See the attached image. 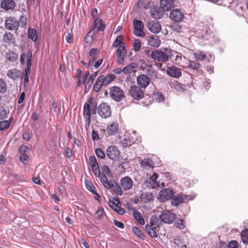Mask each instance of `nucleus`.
Masks as SVG:
<instances>
[{
  "mask_svg": "<svg viewBox=\"0 0 248 248\" xmlns=\"http://www.w3.org/2000/svg\"><path fill=\"white\" fill-rule=\"evenodd\" d=\"M148 44L153 47H158L160 44V41L157 36L153 35L148 38Z\"/></svg>",
  "mask_w": 248,
  "mask_h": 248,
  "instance_id": "nucleus-23",
  "label": "nucleus"
},
{
  "mask_svg": "<svg viewBox=\"0 0 248 248\" xmlns=\"http://www.w3.org/2000/svg\"><path fill=\"white\" fill-rule=\"evenodd\" d=\"M141 166L145 169H152L155 166V163L152 159L150 158H144L140 163Z\"/></svg>",
  "mask_w": 248,
  "mask_h": 248,
  "instance_id": "nucleus-21",
  "label": "nucleus"
},
{
  "mask_svg": "<svg viewBox=\"0 0 248 248\" xmlns=\"http://www.w3.org/2000/svg\"><path fill=\"white\" fill-rule=\"evenodd\" d=\"M186 58L185 57H183L181 55H177L175 57V61L177 63L179 64L181 66L182 65H186V63L183 62V60H185Z\"/></svg>",
  "mask_w": 248,
  "mask_h": 248,
  "instance_id": "nucleus-45",
  "label": "nucleus"
},
{
  "mask_svg": "<svg viewBox=\"0 0 248 248\" xmlns=\"http://www.w3.org/2000/svg\"><path fill=\"white\" fill-rule=\"evenodd\" d=\"M164 11L159 8H155L151 11L152 16L155 19H160L164 16Z\"/></svg>",
  "mask_w": 248,
  "mask_h": 248,
  "instance_id": "nucleus-25",
  "label": "nucleus"
},
{
  "mask_svg": "<svg viewBox=\"0 0 248 248\" xmlns=\"http://www.w3.org/2000/svg\"><path fill=\"white\" fill-rule=\"evenodd\" d=\"M86 187L87 189L90 191L92 192L93 193H95V191L94 190V186L90 183H86Z\"/></svg>",
  "mask_w": 248,
  "mask_h": 248,
  "instance_id": "nucleus-58",
  "label": "nucleus"
},
{
  "mask_svg": "<svg viewBox=\"0 0 248 248\" xmlns=\"http://www.w3.org/2000/svg\"><path fill=\"white\" fill-rule=\"evenodd\" d=\"M134 24V34L138 37H143L145 36V33L143 31L144 25L143 23L139 20L133 21Z\"/></svg>",
  "mask_w": 248,
  "mask_h": 248,
  "instance_id": "nucleus-5",
  "label": "nucleus"
},
{
  "mask_svg": "<svg viewBox=\"0 0 248 248\" xmlns=\"http://www.w3.org/2000/svg\"><path fill=\"white\" fill-rule=\"evenodd\" d=\"M97 52L98 50L96 48H92L90 51V56L92 58V59L91 60L93 61V62H94V60H95V56L97 54Z\"/></svg>",
  "mask_w": 248,
  "mask_h": 248,
  "instance_id": "nucleus-54",
  "label": "nucleus"
},
{
  "mask_svg": "<svg viewBox=\"0 0 248 248\" xmlns=\"http://www.w3.org/2000/svg\"><path fill=\"white\" fill-rule=\"evenodd\" d=\"M126 51L124 44L120 46L116 51V56H125Z\"/></svg>",
  "mask_w": 248,
  "mask_h": 248,
  "instance_id": "nucleus-37",
  "label": "nucleus"
},
{
  "mask_svg": "<svg viewBox=\"0 0 248 248\" xmlns=\"http://www.w3.org/2000/svg\"><path fill=\"white\" fill-rule=\"evenodd\" d=\"M142 198L143 200L144 199L145 197H147V200L146 201L144 200V201L145 202H147L148 201H150L153 199V195L151 193H146L143 194L142 195Z\"/></svg>",
  "mask_w": 248,
  "mask_h": 248,
  "instance_id": "nucleus-61",
  "label": "nucleus"
},
{
  "mask_svg": "<svg viewBox=\"0 0 248 248\" xmlns=\"http://www.w3.org/2000/svg\"><path fill=\"white\" fill-rule=\"evenodd\" d=\"M242 242L244 244H248V230L246 229L243 231L241 234Z\"/></svg>",
  "mask_w": 248,
  "mask_h": 248,
  "instance_id": "nucleus-41",
  "label": "nucleus"
},
{
  "mask_svg": "<svg viewBox=\"0 0 248 248\" xmlns=\"http://www.w3.org/2000/svg\"><path fill=\"white\" fill-rule=\"evenodd\" d=\"M132 46L135 52H137L139 51L141 48L140 41L138 39H135L133 42Z\"/></svg>",
  "mask_w": 248,
  "mask_h": 248,
  "instance_id": "nucleus-40",
  "label": "nucleus"
},
{
  "mask_svg": "<svg viewBox=\"0 0 248 248\" xmlns=\"http://www.w3.org/2000/svg\"><path fill=\"white\" fill-rule=\"evenodd\" d=\"M152 58L155 60L161 62H166L168 60V56L165 52L160 50H155L152 52Z\"/></svg>",
  "mask_w": 248,
  "mask_h": 248,
  "instance_id": "nucleus-10",
  "label": "nucleus"
},
{
  "mask_svg": "<svg viewBox=\"0 0 248 248\" xmlns=\"http://www.w3.org/2000/svg\"><path fill=\"white\" fill-rule=\"evenodd\" d=\"M92 103V100L91 99H90L88 101V102L85 103L84 105L83 115L85 118H88L89 119V117H91L90 106Z\"/></svg>",
  "mask_w": 248,
  "mask_h": 248,
  "instance_id": "nucleus-29",
  "label": "nucleus"
},
{
  "mask_svg": "<svg viewBox=\"0 0 248 248\" xmlns=\"http://www.w3.org/2000/svg\"><path fill=\"white\" fill-rule=\"evenodd\" d=\"M109 94L110 97L117 102L120 101L124 97V92L117 86H113L110 88Z\"/></svg>",
  "mask_w": 248,
  "mask_h": 248,
  "instance_id": "nucleus-2",
  "label": "nucleus"
},
{
  "mask_svg": "<svg viewBox=\"0 0 248 248\" xmlns=\"http://www.w3.org/2000/svg\"><path fill=\"white\" fill-rule=\"evenodd\" d=\"M134 184L133 180L129 176L123 177L120 180V185L124 190L131 189Z\"/></svg>",
  "mask_w": 248,
  "mask_h": 248,
  "instance_id": "nucleus-12",
  "label": "nucleus"
},
{
  "mask_svg": "<svg viewBox=\"0 0 248 248\" xmlns=\"http://www.w3.org/2000/svg\"><path fill=\"white\" fill-rule=\"evenodd\" d=\"M7 86L5 82L2 79H0V92L4 93L6 91Z\"/></svg>",
  "mask_w": 248,
  "mask_h": 248,
  "instance_id": "nucleus-48",
  "label": "nucleus"
},
{
  "mask_svg": "<svg viewBox=\"0 0 248 248\" xmlns=\"http://www.w3.org/2000/svg\"><path fill=\"white\" fill-rule=\"evenodd\" d=\"M7 76L10 78L16 80L18 78L21 76V72L16 69H12L9 70L7 74Z\"/></svg>",
  "mask_w": 248,
  "mask_h": 248,
  "instance_id": "nucleus-22",
  "label": "nucleus"
},
{
  "mask_svg": "<svg viewBox=\"0 0 248 248\" xmlns=\"http://www.w3.org/2000/svg\"><path fill=\"white\" fill-rule=\"evenodd\" d=\"M89 161L92 167L98 165V163L94 156H90L89 158Z\"/></svg>",
  "mask_w": 248,
  "mask_h": 248,
  "instance_id": "nucleus-53",
  "label": "nucleus"
},
{
  "mask_svg": "<svg viewBox=\"0 0 248 248\" xmlns=\"http://www.w3.org/2000/svg\"><path fill=\"white\" fill-rule=\"evenodd\" d=\"M95 28H97L99 31H103L105 29V26L102 24V20L99 18H96L94 21V26L92 31H93Z\"/></svg>",
  "mask_w": 248,
  "mask_h": 248,
  "instance_id": "nucleus-30",
  "label": "nucleus"
},
{
  "mask_svg": "<svg viewBox=\"0 0 248 248\" xmlns=\"http://www.w3.org/2000/svg\"><path fill=\"white\" fill-rule=\"evenodd\" d=\"M102 170L104 172H105L108 175V176L110 177H112V174L111 173L110 170L107 166L104 165L103 167Z\"/></svg>",
  "mask_w": 248,
  "mask_h": 248,
  "instance_id": "nucleus-60",
  "label": "nucleus"
},
{
  "mask_svg": "<svg viewBox=\"0 0 248 248\" xmlns=\"http://www.w3.org/2000/svg\"><path fill=\"white\" fill-rule=\"evenodd\" d=\"M6 111L5 108L1 106H0V119H4L6 116Z\"/></svg>",
  "mask_w": 248,
  "mask_h": 248,
  "instance_id": "nucleus-57",
  "label": "nucleus"
},
{
  "mask_svg": "<svg viewBox=\"0 0 248 248\" xmlns=\"http://www.w3.org/2000/svg\"><path fill=\"white\" fill-rule=\"evenodd\" d=\"M124 41V36L123 35H119L115 40L114 42L112 44V46L113 47H117L119 46L122 45L123 44H124L123 43Z\"/></svg>",
  "mask_w": 248,
  "mask_h": 248,
  "instance_id": "nucleus-36",
  "label": "nucleus"
},
{
  "mask_svg": "<svg viewBox=\"0 0 248 248\" xmlns=\"http://www.w3.org/2000/svg\"><path fill=\"white\" fill-rule=\"evenodd\" d=\"M161 220L166 224H172L175 219V215L169 210H165L159 216Z\"/></svg>",
  "mask_w": 248,
  "mask_h": 248,
  "instance_id": "nucleus-4",
  "label": "nucleus"
},
{
  "mask_svg": "<svg viewBox=\"0 0 248 248\" xmlns=\"http://www.w3.org/2000/svg\"><path fill=\"white\" fill-rule=\"evenodd\" d=\"M196 59L197 60L202 61L205 58V54L203 52L200 51L195 53Z\"/></svg>",
  "mask_w": 248,
  "mask_h": 248,
  "instance_id": "nucleus-49",
  "label": "nucleus"
},
{
  "mask_svg": "<svg viewBox=\"0 0 248 248\" xmlns=\"http://www.w3.org/2000/svg\"><path fill=\"white\" fill-rule=\"evenodd\" d=\"M175 225L180 229H183L185 228L184 220L182 219H178L175 223Z\"/></svg>",
  "mask_w": 248,
  "mask_h": 248,
  "instance_id": "nucleus-51",
  "label": "nucleus"
},
{
  "mask_svg": "<svg viewBox=\"0 0 248 248\" xmlns=\"http://www.w3.org/2000/svg\"><path fill=\"white\" fill-rule=\"evenodd\" d=\"M6 58L10 62H15L18 58V54L14 51H9L6 54Z\"/></svg>",
  "mask_w": 248,
  "mask_h": 248,
  "instance_id": "nucleus-32",
  "label": "nucleus"
},
{
  "mask_svg": "<svg viewBox=\"0 0 248 248\" xmlns=\"http://www.w3.org/2000/svg\"><path fill=\"white\" fill-rule=\"evenodd\" d=\"M106 154L107 156L113 161L119 160L120 159V152L116 146L108 147L107 149Z\"/></svg>",
  "mask_w": 248,
  "mask_h": 248,
  "instance_id": "nucleus-3",
  "label": "nucleus"
},
{
  "mask_svg": "<svg viewBox=\"0 0 248 248\" xmlns=\"http://www.w3.org/2000/svg\"><path fill=\"white\" fill-rule=\"evenodd\" d=\"M104 213V209L102 208H99L96 212L99 218H101L103 217Z\"/></svg>",
  "mask_w": 248,
  "mask_h": 248,
  "instance_id": "nucleus-62",
  "label": "nucleus"
},
{
  "mask_svg": "<svg viewBox=\"0 0 248 248\" xmlns=\"http://www.w3.org/2000/svg\"><path fill=\"white\" fill-rule=\"evenodd\" d=\"M158 175L157 173H154L151 176L146 180V183L148 184V186L152 188L157 187L159 186V184L157 182L156 179Z\"/></svg>",
  "mask_w": 248,
  "mask_h": 248,
  "instance_id": "nucleus-17",
  "label": "nucleus"
},
{
  "mask_svg": "<svg viewBox=\"0 0 248 248\" xmlns=\"http://www.w3.org/2000/svg\"><path fill=\"white\" fill-rule=\"evenodd\" d=\"M119 129V124L116 122H111L108 123L105 129L103 130L106 132L108 136L115 135L118 133Z\"/></svg>",
  "mask_w": 248,
  "mask_h": 248,
  "instance_id": "nucleus-7",
  "label": "nucleus"
},
{
  "mask_svg": "<svg viewBox=\"0 0 248 248\" xmlns=\"http://www.w3.org/2000/svg\"><path fill=\"white\" fill-rule=\"evenodd\" d=\"M137 68V64L136 63H132L130 64H129L126 66H125L123 69V72L125 74H128L134 72L135 70Z\"/></svg>",
  "mask_w": 248,
  "mask_h": 248,
  "instance_id": "nucleus-28",
  "label": "nucleus"
},
{
  "mask_svg": "<svg viewBox=\"0 0 248 248\" xmlns=\"http://www.w3.org/2000/svg\"><path fill=\"white\" fill-rule=\"evenodd\" d=\"M97 156L101 159H104L105 157V152L100 148H97L95 151Z\"/></svg>",
  "mask_w": 248,
  "mask_h": 248,
  "instance_id": "nucleus-46",
  "label": "nucleus"
},
{
  "mask_svg": "<svg viewBox=\"0 0 248 248\" xmlns=\"http://www.w3.org/2000/svg\"><path fill=\"white\" fill-rule=\"evenodd\" d=\"M160 4L161 9L164 11H169L173 6L172 0H160Z\"/></svg>",
  "mask_w": 248,
  "mask_h": 248,
  "instance_id": "nucleus-20",
  "label": "nucleus"
},
{
  "mask_svg": "<svg viewBox=\"0 0 248 248\" xmlns=\"http://www.w3.org/2000/svg\"><path fill=\"white\" fill-rule=\"evenodd\" d=\"M227 248H239V244L237 241L232 240L228 243Z\"/></svg>",
  "mask_w": 248,
  "mask_h": 248,
  "instance_id": "nucleus-50",
  "label": "nucleus"
},
{
  "mask_svg": "<svg viewBox=\"0 0 248 248\" xmlns=\"http://www.w3.org/2000/svg\"><path fill=\"white\" fill-rule=\"evenodd\" d=\"M99 177L100 178V180L104 187L107 189H110V186L111 184H112L111 182L114 180L111 179L108 181L107 176L103 173H102Z\"/></svg>",
  "mask_w": 248,
  "mask_h": 248,
  "instance_id": "nucleus-26",
  "label": "nucleus"
},
{
  "mask_svg": "<svg viewBox=\"0 0 248 248\" xmlns=\"http://www.w3.org/2000/svg\"><path fill=\"white\" fill-rule=\"evenodd\" d=\"M98 114L103 118L109 117L111 115L110 108L106 103L101 104L97 108Z\"/></svg>",
  "mask_w": 248,
  "mask_h": 248,
  "instance_id": "nucleus-6",
  "label": "nucleus"
},
{
  "mask_svg": "<svg viewBox=\"0 0 248 248\" xmlns=\"http://www.w3.org/2000/svg\"><path fill=\"white\" fill-rule=\"evenodd\" d=\"M173 192L171 189L166 188L160 191L157 198L160 201L164 202L170 199L173 196Z\"/></svg>",
  "mask_w": 248,
  "mask_h": 248,
  "instance_id": "nucleus-11",
  "label": "nucleus"
},
{
  "mask_svg": "<svg viewBox=\"0 0 248 248\" xmlns=\"http://www.w3.org/2000/svg\"><path fill=\"white\" fill-rule=\"evenodd\" d=\"M137 83L140 87L145 88L149 84V78L144 74L140 75L137 78Z\"/></svg>",
  "mask_w": 248,
  "mask_h": 248,
  "instance_id": "nucleus-15",
  "label": "nucleus"
},
{
  "mask_svg": "<svg viewBox=\"0 0 248 248\" xmlns=\"http://www.w3.org/2000/svg\"><path fill=\"white\" fill-rule=\"evenodd\" d=\"M10 122L8 120L2 121L0 122V130L3 131L7 129L10 124Z\"/></svg>",
  "mask_w": 248,
  "mask_h": 248,
  "instance_id": "nucleus-42",
  "label": "nucleus"
},
{
  "mask_svg": "<svg viewBox=\"0 0 248 248\" xmlns=\"http://www.w3.org/2000/svg\"><path fill=\"white\" fill-rule=\"evenodd\" d=\"M115 78V76L113 74H109L107 77L104 76V85L106 86L110 83Z\"/></svg>",
  "mask_w": 248,
  "mask_h": 248,
  "instance_id": "nucleus-39",
  "label": "nucleus"
},
{
  "mask_svg": "<svg viewBox=\"0 0 248 248\" xmlns=\"http://www.w3.org/2000/svg\"><path fill=\"white\" fill-rule=\"evenodd\" d=\"M156 100L158 102H163L165 100L164 96L160 93H157L155 94Z\"/></svg>",
  "mask_w": 248,
  "mask_h": 248,
  "instance_id": "nucleus-55",
  "label": "nucleus"
},
{
  "mask_svg": "<svg viewBox=\"0 0 248 248\" xmlns=\"http://www.w3.org/2000/svg\"><path fill=\"white\" fill-rule=\"evenodd\" d=\"M3 41L7 43H10L14 40L13 35L10 32H6L3 35Z\"/></svg>",
  "mask_w": 248,
  "mask_h": 248,
  "instance_id": "nucleus-38",
  "label": "nucleus"
},
{
  "mask_svg": "<svg viewBox=\"0 0 248 248\" xmlns=\"http://www.w3.org/2000/svg\"><path fill=\"white\" fill-rule=\"evenodd\" d=\"M173 87L177 91H182L184 90L183 88V85L179 83H176L174 84Z\"/></svg>",
  "mask_w": 248,
  "mask_h": 248,
  "instance_id": "nucleus-63",
  "label": "nucleus"
},
{
  "mask_svg": "<svg viewBox=\"0 0 248 248\" xmlns=\"http://www.w3.org/2000/svg\"><path fill=\"white\" fill-rule=\"evenodd\" d=\"M129 93L131 97L137 100L142 98L144 96L142 90L137 86H132L129 90Z\"/></svg>",
  "mask_w": 248,
  "mask_h": 248,
  "instance_id": "nucleus-8",
  "label": "nucleus"
},
{
  "mask_svg": "<svg viewBox=\"0 0 248 248\" xmlns=\"http://www.w3.org/2000/svg\"><path fill=\"white\" fill-rule=\"evenodd\" d=\"M117 56V62L119 64H123L124 62V57L125 56Z\"/></svg>",
  "mask_w": 248,
  "mask_h": 248,
  "instance_id": "nucleus-64",
  "label": "nucleus"
},
{
  "mask_svg": "<svg viewBox=\"0 0 248 248\" xmlns=\"http://www.w3.org/2000/svg\"><path fill=\"white\" fill-rule=\"evenodd\" d=\"M93 172L96 177H99L101 174L100 173V169L99 168V165L98 166H95L94 167H92Z\"/></svg>",
  "mask_w": 248,
  "mask_h": 248,
  "instance_id": "nucleus-56",
  "label": "nucleus"
},
{
  "mask_svg": "<svg viewBox=\"0 0 248 248\" xmlns=\"http://www.w3.org/2000/svg\"><path fill=\"white\" fill-rule=\"evenodd\" d=\"M97 73H98V72H96L93 73V74H92L90 76L88 80L87 81V85L88 86V89H90L91 88L95 78H96V77L97 75Z\"/></svg>",
  "mask_w": 248,
  "mask_h": 248,
  "instance_id": "nucleus-43",
  "label": "nucleus"
},
{
  "mask_svg": "<svg viewBox=\"0 0 248 248\" xmlns=\"http://www.w3.org/2000/svg\"><path fill=\"white\" fill-rule=\"evenodd\" d=\"M18 26V23L15 18L9 17L5 21V27L9 30L16 29Z\"/></svg>",
  "mask_w": 248,
  "mask_h": 248,
  "instance_id": "nucleus-16",
  "label": "nucleus"
},
{
  "mask_svg": "<svg viewBox=\"0 0 248 248\" xmlns=\"http://www.w3.org/2000/svg\"><path fill=\"white\" fill-rule=\"evenodd\" d=\"M28 37L33 42H36L37 40V32L35 30L29 28L28 30Z\"/></svg>",
  "mask_w": 248,
  "mask_h": 248,
  "instance_id": "nucleus-34",
  "label": "nucleus"
},
{
  "mask_svg": "<svg viewBox=\"0 0 248 248\" xmlns=\"http://www.w3.org/2000/svg\"><path fill=\"white\" fill-rule=\"evenodd\" d=\"M110 185V188L112 189L115 193L120 196H122L123 192L122 191V188L121 186H120L114 180L111 181Z\"/></svg>",
  "mask_w": 248,
  "mask_h": 248,
  "instance_id": "nucleus-24",
  "label": "nucleus"
},
{
  "mask_svg": "<svg viewBox=\"0 0 248 248\" xmlns=\"http://www.w3.org/2000/svg\"><path fill=\"white\" fill-rule=\"evenodd\" d=\"M121 203L118 200H115L113 201H110V206L114 211L121 206Z\"/></svg>",
  "mask_w": 248,
  "mask_h": 248,
  "instance_id": "nucleus-44",
  "label": "nucleus"
},
{
  "mask_svg": "<svg viewBox=\"0 0 248 248\" xmlns=\"http://www.w3.org/2000/svg\"><path fill=\"white\" fill-rule=\"evenodd\" d=\"M170 18L176 22H179L183 20L185 17L184 14L179 9H175L171 10L170 14Z\"/></svg>",
  "mask_w": 248,
  "mask_h": 248,
  "instance_id": "nucleus-9",
  "label": "nucleus"
},
{
  "mask_svg": "<svg viewBox=\"0 0 248 248\" xmlns=\"http://www.w3.org/2000/svg\"><path fill=\"white\" fill-rule=\"evenodd\" d=\"M104 76H100L93 86V91L98 92L101 89L102 85H104Z\"/></svg>",
  "mask_w": 248,
  "mask_h": 248,
  "instance_id": "nucleus-27",
  "label": "nucleus"
},
{
  "mask_svg": "<svg viewBox=\"0 0 248 248\" xmlns=\"http://www.w3.org/2000/svg\"><path fill=\"white\" fill-rule=\"evenodd\" d=\"M133 231L134 233L138 236L139 238L143 239L144 234L141 232V231L137 227H133Z\"/></svg>",
  "mask_w": 248,
  "mask_h": 248,
  "instance_id": "nucleus-47",
  "label": "nucleus"
},
{
  "mask_svg": "<svg viewBox=\"0 0 248 248\" xmlns=\"http://www.w3.org/2000/svg\"><path fill=\"white\" fill-rule=\"evenodd\" d=\"M92 137L93 141L98 140L100 139L98 133L94 130H92Z\"/></svg>",
  "mask_w": 248,
  "mask_h": 248,
  "instance_id": "nucleus-59",
  "label": "nucleus"
},
{
  "mask_svg": "<svg viewBox=\"0 0 248 248\" xmlns=\"http://www.w3.org/2000/svg\"><path fill=\"white\" fill-rule=\"evenodd\" d=\"M148 29L154 33H158L161 29V26L159 23L157 21H149L147 23Z\"/></svg>",
  "mask_w": 248,
  "mask_h": 248,
  "instance_id": "nucleus-14",
  "label": "nucleus"
},
{
  "mask_svg": "<svg viewBox=\"0 0 248 248\" xmlns=\"http://www.w3.org/2000/svg\"><path fill=\"white\" fill-rule=\"evenodd\" d=\"M184 68H192L193 69H196L200 66V64L194 61H188L187 63L186 62V65H182Z\"/></svg>",
  "mask_w": 248,
  "mask_h": 248,
  "instance_id": "nucleus-31",
  "label": "nucleus"
},
{
  "mask_svg": "<svg viewBox=\"0 0 248 248\" xmlns=\"http://www.w3.org/2000/svg\"><path fill=\"white\" fill-rule=\"evenodd\" d=\"M194 198V196L190 195H185L181 194L173 198L171 200V203L172 205L177 206L180 203L188 202L189 200H192Z\"/></svg>",
  "mask_w": 248,
  "mask_h": 248,
  "instance_id": "nucleus-1",
  "label": "nucleus"
},
{
  "mask_svg": "<svg viewBox=\"0 0 248 248\" xmlns=\"http://www.w3.org/2000/svg\"><path fill=\"white\" fill-rule=\"evenodd\" d=\"M154 218L152 217L151 219V225H147L146 226V229L148 233L152 237H157V234L156 231L158 227L156 226V224L154 222Z\"/></svg>",
  "mask_w": 248,
  "mask_h": 248,
  "instance_id": "nucleus-13",
  "label": "nucleus"
},
{
  "mask_svg": "<svg viewBox=\"0 0 248 248\" xmlns=\"http://www.w3.org/2000/svg\"><path fill=\"white\" fill-rule=\"evenodd\" d=\"M16 6V3L13 0H3L0 3L1 8L5 11L13 10Z\"/></svg>",
  "mask_w": 248,
  "mask_h": 248,
  "instance_id": "nucleus-18",
  "label": "nucleus"
},
{
  "mask_svg": "<svg viewBox=\"0 0 248 248\" xmlns=\"http://www.w3.org/2000/svg\"><path fill=\"white\" fill-rule=\"evenodd\" d=\"M221 2L219 4L224 6L230 7L233 0H221Z\"/></svg>",
  "mask_w": 248,
  "mask_h": 248,
  "instance_id": "nucleus-52",
  "label": "nucleus"
},
{
  "mask_svg": "<svg viewBox=\"0 0 248 248\" xmlns=\"http://www.w3.org/2000/svg\"><path fill=\"white\" fill-rule=\"evenodd\" d=\"M148 75L150 76L152 79H156L158 78V73L157 72L153 69L151 65L148 67L147 69Z\"/></svg>",
  "mask_w": 248,
  "mask_h": 248,
  "instance_id": "nucleus-35",
  "label": "nucleus"
},
{
  "mask_svg": "<svg viewBox=\"0 0 248 248\" xmlns=\"http://www.w3.org/2000/svg\"><path fill=\"white\" fill-rule=\"evenodd\" d=\"M133 216L135 219L141 225H144L145 223L144 219L141 216L140 212L135 210L133 213Z\"/></svg>",
  "mask_w": 248,
  "mask_h": 248,
  "instance_id": "nucleus-33",
  "label": "nucleus"
},
{
  "mask_svg": "<svg viewBox=\"0 0 248 248\" xmlns=\"http://www.w3.org/2000/svg\"><path fill=\"white\" fill-rule=\"evenodd\" d=\"M167 74L170 77L178 78L181 76V72L180 69L175 67H170L167 68Z\"/></svg>",
  "mask_w": 248,
  "mask_h": 248,
  "instance_id": "nucleus-19",
  "label": "nucleus"
}]
</instances>
